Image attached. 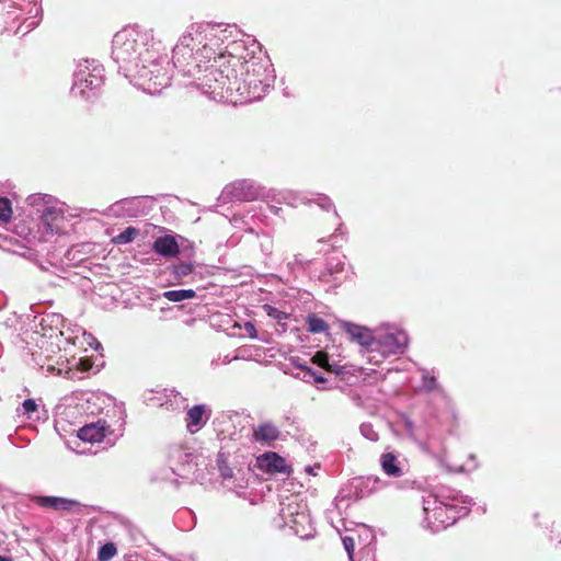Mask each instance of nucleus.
Here are the masks:
<instances>
[{
	"mask_svg": "<svg viewBox=\"0 0 561 561\" xmlns=\"http://www.w3.org/2000/svg\"><path fill=\"white\" fill-rule=\"evenodd\" d=\"M59 217H61L60 211L54 207H48L44 210L42 220L47 226V230L54 231L53 222L56 221Z\"/></svg>",
	"mask_w": 561,
	"mask_h": 561,
	"instance_id": "nucleus-18",
	"label": "nucleus"
},
{
	"mask_svg": "<svg viewBox=\"0 0 561 561\" xmlns=\"http://www.w3.org/2000/svg\"><path fill=\"white\" fill-rule=\"evenodd\" d=\"M339 324L340 328L350 335L351 341L357 342L369 353L375 352L374 347L377 344V340L375 339L371 330L348 321H340Z\"/></svg>",
	"mask_w": 561,
	"mask_h": 561,
	"instance_id": "nucleus-5",
	"label": "nucleus"
},
{
	"mask_svg": "<svg viewBox=\"0 0 561 561\" xmlns=\"http://www.w3.org/2000/svg\"><path fill=\"white\" fill-rule=\"evenodd\" d=\"M152 249L156 253L165 257H174L180 253V248L175 238L169 234L156 239Z\"/></svg>",
	"mask_w": 561,
	"mask_h": 561,
	"instance_id": "nucleus-12",
	"label": "nucleus"
},
{
	"mask_svg": "<svg viewBox=\"0 0 561 561\" xmlns=\"http://www.w3.org/2000/svg\"><path fill=\"white\" fill-rule=\"evenodd\" d=\"M424 513L427 526L433 531H439L449 525H453L457 518L456 511L435 497H428L424 501Z\"/></svg>",
	"mask_w": 561,
	"mask_h": 561,
	"instance_id": "nucleus-1",
	"label": "nucleus"
},
{
	"mask_svg": "<svg viewBox=\"0 0 561 561\" xmlns=\"http://www.w3.org/2000/svg\"><path fill=\"white\" fill-rule=\"evenodd\" d=\"M0 561H11V559L8 557L0 556Z\"/></svg>",
	"mask_w": 561,
	"mask_h": 561,
	"instance_id": "nucleus-30",
	"label": "nucleus"
},
{
	"mask_svg": "<svg viewBox=\"0 0 561 561\" xmlns=\"http://www.w3.org/2000/svg\"><path fill=\"white\" fill-rule=\"evenodd\" d=\"M139 234V230L135 227H127L124 231L113 238V242L116 244H126L133 242Z\"/></svg>",
	"mask_w": 561,
	"mask_h": 561,
	"instance_id": "nucleus-17",
	"label": "nucleus"
},
{
	"mask_svg": "<svg viewBox=\"0 0 561 561\" xmlns=\"http://www.w3.org/2000/svg\"><path fill=\"white\" fill-rule=\"evenodd\" d=\"M344 549L347 552L348 559L353 561L354 551H355V541L352 537L345 536L342 539Z\"/></svg>",
	"mask_w": 561,
	"mask_h": 561,
	"instance_id": "nucleus-23",
	"label": "nucleus"
},
{
	"mask_svg": "<svg viewBox=\"0 0 561 561\" xmlns=\"http://www.w3.org/2000/svg\"><path fill=\"white\" fill-rule=\"evenodd\" d=\"M244 331L251 339L257 337V332H256L255 325L252 322L248 321L244 323Z\"/></svg>",
	"mask_w": 561,
	"mask_h": 561,
	"instance_id": "nucleus-26",
	"label": "nucleus"
},
{
	"mask_svg": "<svg viewBox=\"0 0 561 561\" xmlns=\"http://www.w3.org/2000/svg\"><path fill=\"white\" fill-rule=\"evenodd\" d=\"M193 266L191 264H181L178 266V274L182 276H186L192 273Z\"/></svg>",
	"mask_w": 561,
	"mask_h": 561,
	"instance_id": "nucleus-28",
	"label": "nucleus"
},
{
	"mask_svg": "<svg viewBox=\"0 0 561 561\" xmlns=\"http://www.w3.org/2000/svg\"><path fill=\"white\" fill-rule=\"evenodd\" d=\"M280 435L276 425L271 422L259 424L253 428V440L260 443L262 446L271 447L278 439Z\"/></svg>",
	"mask_w": 561,
	"mask_h": 561,
	"instance_id": "nucleus-8",
	"label": "nucleus"
},
{
	"mask_svg": "<svg viewBox=\"0 0 561 561\" xmlns=\"http://www.w3.org/2000/svg\"><path fill=\"white\" fill-rule=\"evenodd\" d=\"M206 27L202 23H193L187 27V31L182 35L180 42L173 49L172 60L176 67H182L183 61L180 59L179 55L185 49H194L204 43L206 36L204 35Z\"/></svg>",
	"mask_w": 561,
	"mask_h": 561,
	"instance_id": "nucleus-3",
	"label": "nucleus"
},
{
	"mask_svg": "<svg viewBox=\"0 0 561 561\" xmlns=\"http://www.w3.org/2000/svg\"><path fill=\"white\" fill-rule=\"evenodd\" d=\"M23 409L25 413H33L37 410V404L33 399H26L23 402Z\"/></svg>",
	"mask_w": 561,
	"mask_h": 561,
	"instance_id": "nucleus-25",
	"label": "nucleus"
},
{
	"mask_svg": "<svg viewBox=\"0 0 561 561\" xmlns=\"http://www.w3.org/2000/svg\"><path fill=\"white\" fill-rule=\"evenodd\" d=\"M243 67L240 58L231 54H220L210 65V76L224 75L220 77L221 84L236 83L238 84L239 68Z\"/></svg>",
	"mask_w": 561,
	"mask_h": 561,
	"instance_id": "nucleus-2",
	"label": "nucleus"
},
{
	"mask_svg": "<svg viewBox=\"0 0 561 561\" xmlns=\"http://www.w3.org/2000/svg\"><path fill=\"white\" fill-rule=\"evenodd\" d=\"M261 466L271 472H286L287 466L283 457L276 453L268 451L261 456Z\"/></svg>",
	"mask_w": 561,
	"mask_h": 561,
	"instance_id": "nucleus-13",
	"label": "nucleus"
},
{
	"mask_svg": "<svg viewBox=\"0 0 561 561\" xmlns=\"http://www.w3.org/2000/svg\"><path fill=\"white\" fill-rule=\"evenodd\" d=\"M117 553V549L113 542H107L99 549L98 561H110Z\"/></svg>",
	"mask_w": 561,
	"mask_h": 561,
	"instance_id": "nucleus-19",
	"label": "nucleus"
},
{
	"mask_svg": "<svg viewBox=\"0 0 561 561\" xmlns=\"http://www.w3.org/2000/svg\"><path fill=\"white\" fill-rule=\"evenodd\" d=\"M380 465L382 471L389 477L399 478L403 473L402 468L400 467V461L393 453L382 454L380 457Z\"/></svg>",
	"mask_w": 561,
	"mask_h": 561,
	"instance_id": "nucleus-14",
	"label": "nucleus"
},
{
	"mask_svg": "<svg viewBox=\"0 0 561 561\" xmlns=\"http://www.w3.org/2000/svg\"><path fill=\"white\" fill-rule=\"evenodd\" d=\"M407 347V337L403 334L394 335V334H386L379 340H377V344L375 345V351L382 350L383 353L388 354H398L403 353Z\"/></svg>",
	"mask_w": 561,
	"mask_h": 561,
	"instance_id": "nucleus-9",
	"label": "nucleus"
},
{
	"mask_svg": "<svg viewBox=\"0 0 561 561\" xmlns=\"http://www.w3.org/2000/svg\"><path fill=\"white\" fill-rule=\"evenodd\" d=\"M220 77L224 75L210 76V66H208L205 70V75L202 78V85L205 88V91L215 96H224L225 92H231L234 89L239 90V87L236 83H226L221 84Z\"/></svg>",
	"mask_w": 561,
	"mask_h": 561,
	"instance_id": "nucleus-6",
	"label": "nucleus"
},
{
	"mask_svg": "<svg viewBox=\"0 0 561 561\" xmlns=\"http://www.w3.org/2000/svg\"><path fill=\"white\" fill-rule=\"evenodd\" d=\"M211 414L210 410L204 404H196L188 409L185 416L186 430L191 434L197 433L206 423Z\"/></svg>",
	"mask_w": 561,
	"mask_h": 561,
	"instance_id": "nucleus-7",
	"label": "nucleus"
},
{
	"mask_svg": "<svg viewBox=\"0 0 561 561\" xmlns=\"http://www.w3.org/2000/svg\"><path fill=\"white\" fill-rule=\"evenodd\" d=\"M12 218L11 202L7 197H0V221L7 224Z\"/></svg>",
	"mask_w": 561,
	"mask_h": 561,
	"instance_id": "nucleus-20",
	"label": "nucleus"
},
{
	"mask_svg": "<svg viewBox=\"0 0 561 561\" xmlns=\"http://www.w3.org/2000/svg\"><path fill=\"white\" fill-rule=\"evenodd\" d=\"M435 381H436V379H435L434 377H431V378H430V380H428V382H426V385H427L430 388H432V387H434Z\"/></svg>",
	"mask_w": 561,
	"mask_h": 561,
	"instance_id": "nucleus-29",
	"label": "nucleus"
},
{
	"mask_svg": "<svg viewBox=\"0 0 561 561\" xmlns=\"http://www.w3.org/2000/svg\"><path fill=\"white\" fill-rule=\"evenodd\" d=\"M298 367L306 374H308L310 377H312L314 379V382L322 383L327 381V379L323 376L318 375L312 368L304 365H298Z\"/></svg>",
	"mask_w": 561,
	"mask_h": 561,
	"instance_id": "nucleus-24",
	"label": "nucleus"
},
{
	"mask_svg": "<svg viewBox=\"0 0 561 561\" xmlns=\"http://www.w3.org/2000/svg\"><path fill=\"white\" fill-rule=\"evenodd\" d=\"M108 433L104 421L87 424L78 431V437L88 443H100Z\"/></svg>",
	"mask_w": 561,
	"mask_h": 561,
	"instance_id": "nucleus-10",
	"label": "nucleus"
},
{
	"mask_svg": "<svg viewBox=\"0 0 561 561\" xmlns=\"http://www.w3.org/2000/svg\"><path fill=\"white\" fill-rule=\"evenodd\" d=\"M36 503L45 508H53L56 511L71 512L80 507V503L76 500L57 497V496H38Z\"/></svg>",
	"mask_w": 561,
	"mask_h": 561,
	"instance_id": "nucleus-11",
	"label": "nucleus"
},
{
	"mask_svg": "<svg viewBox=\"0 0 561 561\" xmlns=\"http://www.w3.org/2000/svg\"><path fill=\"white\" fill-rule=\"evenodd\" d=\"M263 309L265 310L268 317L277 321L286 320L288 318V314L286 312L280 311L273 306L264 305Z\"/></svg>",
	"mask_w": 561,
	"mask_h": 561,
	"instance_id": "nucleus-22",
	"label": "nucleus"
},
{
	"mask_svg": "<svg viewBox=\"0 0 561 561\" xmlns=\"http://www.w3.org/2000/svg\"><path fill=\"white\" fill-rule=\"evenodd\" d=\"M311 333H322L329 329L328 323L316 314H309L306 320Z\"/></svg>",
	"mask_w": 561,
	"mask_h": 561,
	"instance_id": "nucleus-16",
	"label": "nucleus"
},
{
	"mask_svg": "<svg viewBox=\"0 0 561 561\" xmlns=\"http://www.w3.org/2000/svg\"><path fill=\"white\" fill-rule=\"evenodd\" d=\"M196 296L193 289H178L169 290L163 294V297L172 302H179L185 299H193Z\"/></svg>",
	"mask_w": 561,
	"mask_h": 561,
	"instance_id": "nucleus-15",
	"label": "nucleus"
},
{
	"mask_svg": "<svg viewBox=\"0 0 561 561\" xmlns=\"http://www.w3.org/2000/svg\"><path fill=\"white\" fill-rule=\"evenodd\" d=\"M180 59L183 61V66L188 65L190 61L193 59V51L191 49H185L179 55Z\"/></svg>",
	"mask_w": 561,
	"mask_h": 561,
	"instance_id": "nucleus-27",
	"label": "nucleus"
},
{
	"mask_svg": "<svg viewBox=\"0 0 561 561\" xmlns=\"http://www.w3.org/2000/svg\"><path fill=\"white\" fill-rule=\"evenodd\" d=\"M311 362L327 371H332V366L329 363V355L324 351H318L311 358Z\"/></svg>",
	"mask_w": 561,
	"mask_h": 561,
	"instance_id": "nucleus-21",
	"label": "nucleus"
},
{
	"mask_svg": "<svg viewBox=\"0 0 561 561\" xmlns=\"http://www.w3.org/2000/svg\"><path fill=\"white\" fill-rule=\"evenodd\" d=\"M137 51V41L133 31L124 30L113 38V55L117 61H128Z\"/></svg>",
	"mask_w": 561,
	"mask_h": 561,
	"instance_id": "nucleus-4",
	"label": "nucleus"
}]
</instances>
